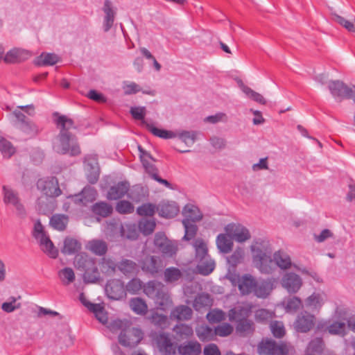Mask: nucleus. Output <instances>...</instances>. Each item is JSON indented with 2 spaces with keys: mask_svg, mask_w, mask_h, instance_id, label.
I'll list each match as a JSON object with an SVG mask.
<instances>
[{
  "mask_svg": "<svg viewBox=\"0 0 355 355\" xmlns=\"http://www.w3.org/2000/svg\"><path fill=\"white\" fill-rule=\"evenodd\" d=\"M59 60L58 56L55 53H42L35 60V65L46 66L55 64Z\"/></svg>",
  "mask_w": 355,
  "mask_h": 355,
  "instance_id": "58836bf2",
  "label": "nucleus"
},
{
  "mask_svg": "<svg viewBox=\"0 0 355 355\" xmlns=\"http://www.w3.org/2000/svg\"><path fill=\"white\" fill-rule=\"evenodd\" d=\"M197 261V268L199 272L203 275H208L214 270L215 262L209 256L206 257V259H201Z\"/></svg>",
  "mask_w": 355,
  "mask_h": 355,
  "instance_id": "c9c22d12",
  "label": "nucleus"
},
{
  "mask_svg": "<svg viewBox=\"0 0 355 355\" xmlns=\"http://www.w3.org/2000/svg\"><path fill=\"white\" fill-rule=\"evenodd\" d=\"M328 87L334 97L352 99L355 102V85L348 87L343 82L336 80L330 82Z\"/></svg>",
  "mask_w": 355,
  "mask_h": 355,
  "instance_id": "423d86ee",
  "label": "nucleus"
},
{
  "mask_svg": "<svg viewBox=\"0 0 355 355\" xmlns=\"http://www.w3.org/2000/svg\"><path fill=\"white\" fill-rule=\"evenodd\" d=\"M115 208L116 211L121 214H131L135 209V207L131 202L124 200L118 202Z\"/></svg>",
  "mask_w": 355,
  "mask_h": 355,
  "instance_id": "e2e57ef3",
  "label": "nucleus"
},
{
  "mask_svg": "<svg viewBox=\"0 0 355 355\" xmlns=\"http://www.w3.org/2000/svg\"><path fill=\"white\" fill-rule=\"evenodd\" d=\"M253 259L261 273L270 274L273 271V260L271 257L272 248L266 239H257L251 246Z\"/></svg>",
  "mask_w": 355,
  "mask_h": 355,
  "instance_id": "f03ea898",
  "label": "nucleus"
},
{
  "mask_svg": "<svg viewBox=\"0 0 355 355\" xmlns=\"http://www.w3.org/2000/svg\"><path fill=\"white\" fill-rule=\"evenodd\" d=\"M193 314L192 309L187 305H180L173 309L171 313V318L178 320H189Z\"/></svg>",
  "mask_w": 355,
  "mask_h": 355,
  "instance_id": "393cba45",
  "label": "nucleus"
},
{
  "mask_svg": "<svg viewBox=\"0 0 355 355\" xmlns=\"http://www.w3.org/2000/svg\"><path fill=\"white\" fill-rule=\"evenodd\" d=\"M158 212V205L153 203H144L137 208V214L141 216H153L155 212Z\"/></svg>",
  "mask_w": 355,
  "mask_h": 355,
  "instance_id": "a18cd8bd",
  "label": "nucleus"
},
{
  "mask_svg": "<svg viewBox=\"0 0 355 355\" xmlns=\"http://www.w3.org/2000/svg\"><path fill=\"white\" fill-rule=\"evenodd\" d=\"M130 323V322L127 320H122L116 319L109 322L107 327L113 333H116L119 331H121V332L124 331L125 329L128 327Z\"/></svg>",
  "mask_w": 355,
  "mask_h": 355,
  "instance_id": "864d4df0",
  "label": "nucleus"
},
{
  "mask_svg": "<svg viewBox=\"0 0 355 355\" xmlns=\"http://www.w3.org/2000/svg\"><path fill=\"white\" fill-rule=\"evenodd\" d=\"M276 279L275 278H268L256 282L254 295L259 298H266L274 288Z\"/></svg>",
  "mask_w": 355,
  "mask_h": 355,
  "instance_id": "dca6fc26",
  "label": "nucleus"
},
{
  "mask_svg": "<svg viewBox=\"0 0 355 355\" xmlns=\"http://www.w3.org/2000/svg\"><path fill=\"white\" fill-rule=\"evenodd\" d=\"M156 227V223L153 220L144 219L139 222V230L146 236L151 234Z\"/></svg>",
  "mask_w": 355,
  "mask_h": 355,
  "instance_id": "6e6d98bb",
  "label": "nucleus"
},
{
  "mask_svg": "<svg viewBox=\"0 0 355 355\" xmlns=\"http://www.w3.org/2000/svg\"><path fill=\"white\" fill-rule=\"evenodd\" d=\"M144 334L141 329L132 327L131 324L128 325L124 331H121L119 336V343L125 347H134L143 338Z\"/></svg>",
  "mask_w": 355,
  "mask_h": 355,
  "instance_id": "39448f33",
  "label": "nucleus"
},
{
  "mask_svg": "<svg viewBox=\"0 0 355 355\" xmlns=\"http://www.w3.org/2000/svg\"><path fill=\"white\" fill-rule=\"evenodd\" d=\"M113 211V207L111 205L105 202H98L94 204L92 207V211L97 216L103 218L109 216Z\"/></svg>",
  "mask_w": 355,
  "mask_h": 355,
  "instance_id": "7c9ffc66",
  "label": "nucleus"
},
{
  "mask_svg": "<svg viewBox=\"0 0 355 355\" xmlns=\"http://www.w3.org/2000/svg\"><path fill=\"white\" fill-rule=\"evenodd\" d=\"M43 252L46 253L51 258H56L58 252L53 245V242L46 236L43 239L38 240Z\"/></svg>",
  "mask_w": 355,
  "mask_h": 355,
  "instance_id": "ea45409f",
  "label": "nucleus"
},
{
  "mask_svg": "<svg viewBox=\"0 0 355 355\" xmlns=\"http://www.w3.org/2000/svg\"><path fill=\"white\" fill-rule=\"evenodd\" d=\"M239 87L243 93L250 98L256 101L261 105H266V101L263 96L259 93L252 90L250 87L243 84L241 80L239 83Z\"/></svg>",
  "mask_w": 355,
  "mask_h": 355,
  "instance_id": "e433bc0d",
  "label": "nucleus"
},
{
  "mask_svg": "<svg viewBox=\"0 0 355 355\" xmlns=\"http://www.w3.org/2000/svg\"><path fill=\"white\" fill-rule=\"evenodd\" d=\"M150 320L151 323L160 328H164L167 323V317L157 312L152 313Z\"/></svg>",
  "mask_w": 355,
  "mask_h": 355,
  "instance_id": "774afa93",
  "label": "nucleus"
},
{
  "mask_svg": "<svg viewBox=\"0 0 355 355\" xmlns=\"http://www.w3.org/2000/svg\"><path fill=\"white\" fill-rule=\"evenodd\" d=\"M333 19L349 32L355 33V19L349 21L337 14L333 15Z\"/></svg>",
  "mask_w": 355,
  "mask_h": 355,
  "instance_id": "052dcab7",
  "label": "nucleus"
},
{
  "mask_svg": "<svg viewBox=\"0 0 355 355\" xmlns=\"http://www.w3.org/2000/svg\"><path fill=\"white\" fill-rule=\"evenodd\" d=\"M0 151L3 156L6 158H10L15 152L11 142L0 136Z\"/></svg>",
  "mask_w": 355,
  "mask_h": 355,
  "instance_id": "603ef678",
  "label": "nucleus"
},
{
  "mask_svg": "<svg viewBox=\"0 0 355 355\" xmlns=\"http://www.w3.org/2000/svg\"><path fill=\"white\" fill-rule=\"evenodd\" d=\"M75 266L83 272V278L86 282L94 283L100 279V273L94 259L86 253H80L75 257Z\"/></svg>",
  "mask_w": 355,
  "mask_h": 355,
  "instance_id": "7ed1b4c3",
  "label": "nucleus"
},
{
  "mask_svg": "<svg viewBox=\"0 0 355 355\" xmlns=\"http://www.w3.org/2000/svg\"><path fill=\"white\" fill-rule=\"evenodd\" d=\"M132 310L137 314L145 315L148 311L146 302L140 297L132 298L130 301Z\"/></svg>",
  "mask_w": 355,
  "mask_h": 355,
  "instance_id": "79ce46f5",
  "label": "nucleus"
},
{
  "mask_svg": "<svg viewBox=\"0 0 355 355\" xmlns=\"http://www.w3.org/2000/svg\"><path fill=\"white\" fill-rule=\"evenodd\" d=\"M146 128L153 135L162 139H171L175 137V134L170 130L159 129L155 127L152 123H146Z\"/></svg>",
  "mask_w": 355,
  "mask_h": 355,
  "instance_id": "c03bdc74",
  "label": "nucleus"
},
{
  "mask_svg": "<svg viewBox=\"0 0 355 355\" xmlns=\"http://www.w3.org/2000/svg\"><path fill=\"white\" fill-rule=\"evenodd\" d=\"M160 288H163V284L157 281H149L144 286V293L151 299L156 297Z\"/></svg>",
  "mask_w": 355,
  "mask_h": 355,
  "instance_id": "37998d69",
  "label": "nucleus"
},
{
  "mask_svg": "<svg viewBox=\"0 0 355 355\" xmlns=\"http://www.w3.org/2000/svg\"><path fill=\"white\" fill-rule=\"evenodd\" d=\"M59 277L64 284L68 285L75 280V274L72 268L66 267L58 272Z\"/></svg>",
  "mask_w": 355,
  "mask_h": 355,
  "instance_id": "13d9d810",
  "label": "nucleus"
},
{
  "mask_svg": "<svg viewBox=\"0 0 355 355\" xmlns=\"http://www.w3.org/2000/svg\"><path fill=\"white\" fill-rule=\"evenodd\" d=\"M302 300L296 297H289L286 300V309L287 311H296L302 305Z\"/></svg>",
  "mask_w": 355,
  "mask_h": 355,
  "instance_id": "338daca9",
  "label": "nucleus"
},
{
  "mask_svg": "<svg viewBox=\"0 0 355 355\" xmlns=\"http://www.w3.org/2000/svg\"><path fill=\"white\" fill-rule=\"evenodd\" d=\"M193 246L196 250V261H198L201 259H206V257L209 256L208 254L207 246L202 239H196L194 242Z\"/></svg>",
  "mask_w": 355,
  "mask_h": 355,
  "instance_id": "49530a36",
  "label": "nucleus"
},
{
  "mask_svg": "<svg viewBox=\"0 0 355 355\" xmlns=\"http://www.w3.org/2000/svg\"><path fill=\"white\" fill-rule=\"evenodd\" d=\"M3 201L6 204H12L16 209L17 214L21 217L26 215V210L24 205L20 202L17 193L7 187H3Z\"/></svg>",
  "mask_w": 355,
  "mask_h": 355,
  "instance_id": "2eb2a0df",
  "label": "nucleus"
},
{
  "mask_svg": "<svg viewBox=\"0 0 355 355\" xmlns=\"http://www.w3.org/2000/svg\"><path fill=\"white\" fill-rule=\"evenodd\" d=\"M87 248L96 255L103 256L107 251V245L102 240H92L88 243Z\"/></svg>",
  "mask_w": 355,
  "mask_h": 355,
  "instance_id": "f704fd0d",
  "label": "nucleus"
},
{
  "mask_svg": "<svg viewBox=\"0 0 355 355\" xmlns=\"http://www.w3.org/2000/svg\"><path fill=\"white\" fill-rule=\"evenodd\" d=\"M181 270L175 267H169L164 272V279L166 283H174L182 277Z\"/></svg>",
  "mask_w": 355,
  "mask_h": 355,
  "instance_id": "a19ab883",
  "label": "nucleus"
},
{
  "mask_svg": "<svg viewBox=\"0 0 355 355\" xmlns=\"http://www.w3.org/2000/svg\"><path fill=\"white\" fill-rule=\"evenodd\" d=\"M69 222V217L64 214H54L50 219L51 226L59 231L66 229Z\"/></svg>",
  "mask_w": 355,
  "mask_h": 355,
  "instance_id": "4c0bfd02",
  "label": "nucleus"
},
{
  "mask_svg": "<svg viewBox=\"0 0 355 355\" xmlns=\"http://www.w3.org/2000/svg\"><path fill=\"white\" fill-rule=\"evenodd\" d=\"M180 355H200L202 352L201 345L196 340L185 341L178 347Z\"/></svg>",
  "mask_w": 355,
  "mask_h": 355,
  "instance_id": "6ab92c4d",
  "label": "nucleus"
},
{
  "mask_svg": "<svg viewBox=\"0 0 355 355\" xmlns=\"http://www.w3.org/2000/svg\"><path fill=\"white\" fill-rule=\"evenodd\" d=\"M130 113L133 119L141 121V124L146 127V123H148L145 120V116L146 114V109L145 107H132Z\"/></svg>",
  "mask_w": 355,
  "mask_h": 355,
  "instance_id": "5fc2aeb1",
  "label": "nucleus"
},
{
  "mask_svg": "<svg viewBox=\"0 0 355 355\" xmlns=\"http://www.w3.org/2000/svg\"><path fill=\"white\" fill-rule=\"evenodd\" d=\"M37 188L41 191L44 196L55 198L62 193L59 187L58 182L55 177L41 178L37 182Z\"/></svg>",
  "mask_w": 355,
  "mask_h": 355,
  "instance_id": "0eeeda50",
  "label": "nucleus"
},
{
  "mask_svg": "<svg viewBox=\"0 0 355 355\" xmlns=\"http://www.w3.org/2000/svg\"><path fill=\"white\" fill-rule=\"evenodd\" d=\"M157 347L163 355H175L176 346L171 338L164 334H161L157 339Z\"/></svg>",
  "mask_w": 355,
  "mask_h": 355,
  "instance_id": "aec40b11",
  "label": "nucleus"
},
{
  "mask_svg": "<svg viewBox=\"0 0 355 355\" xmlns=\"http://www.w3.org/2000/svg\"><path fill=\"white\" fill-rule=\"evenodd\" d=\"M143 282L138 278H132L125 286V291L130 294H137L142 288L144 289Z\"/></svg>",
  "mask_w": 355,
  "mask_h": 355,
  "instance_id": "bf43d9fd",
  "label": "nucleus"
},
{
  "mask_svg": "<svg viewBox=\"0 0 355 355\" xmlns=\"http://www.w3.org/2000/svg\"><path fill=\"white\" fill-rule=\"evenodd\" d=\"M182 215L184 217L183 220H187L192 223L199 221L202 218V215L200 212L199 209L191 204H187L184 206L182 210Z\"/></svg>",
  "mask_w": 355,
  "mask_h": 355,
  "instance_id": "a878e982",
  "label": "nucleus"
},
{
  "mask_svg": "<svg viewBox=\"0 0 355 355\" xmlns=\"http://www.w3.org/2000/svg\"><path fill=\"white\" fill-rule=\"evenodd\" d=\"M207 318L211 323L220 322L225 319V314L222 310L213 309L207 314Z\"/></svg>",
  "mask_w": 355,
  "mask_h": 355,
  "instance_id": "69168bd1",
  "label": "nucleus"
},
{
  "mask_svg": "<svg viewBox=\"0 0 355 355\" xmlns=\"http://www.w3.org/2000/svg\"><path fill=\"white\" fill-rule=\"evenodd\" d=\"M118 270L125 276L136 275L139 272V266L132 260L122 259L117 263Z\"/></svg>",
  "mask_w": 355,
  "mask_h": 355,
  "instance_id": "b1692460",
  "label": "nucleus"
},
{
  "mask_svg": "<svg viewBox=\"0 0 355 355\" xmlns=\"http://www.w3.org/2000/svg\"><path fill=\"white\" fill-rule=\"evenodd\" d=\"M270 330L272 335L277 338H282L286 333L284 324L277 320L271 322Z\"/></svg>",
  "mask_w": 355,
  "mask_h": 355,
  "instance_id": "0e129e2a",
  "label": "nucleus"
},
{
  "mask_svg": "<svg viewBox=\"0 0 355 355\" xmlns=\"http://www.w3.org/2000/svg\"><path fill=\"white\" fill-rule=\"evenodd\" d=\"M87 309L92 312L96 318L102 324H106L108 322L107 313L101 304L88 303Z\"/></svg>",
  "mask_w": 355,
  "mask_h": 355,
  "instance_id": "c85d7f7f",
  "label": "nucleus"
},
{
  "mask_svg": "<svg viewBox=\"0 0 355 355\" xmlns=\"http://www.w3.org/2000/svg\"><path fill=\"white\" fill-rule=\"evenodd\" d=\"M273 259L276 265L281 269H288L292 266L290 256L283 251L279 250L275 252Z\"/></svg>",
  "mask_w": 355,
  "mask_h": 355,
  "instance_id": "2f4dec72",
  "label": "nucleus"
},
{
  "mask_svg": "<svg viewBox=\"0 0 355 355\" xmlns=\"http://www.w3.org/2000/svg\"><path fill=\"white\" fill-rule=\"evenodd\" d=\"M324 347V343L322 338H315L312 339L306 349V352L312 354H321Z\"/></svg>",
  "mask_w": 355,
  "mask_h": 355,
  "instance_id": "de8ad7c7",
  "label": "nucleus"
},
{
  "mask_svg": "<svg viewBox=\"0 0 355 355\" xmlns=\"http://www.w3.org/2000/svg\"><path fill=\"white\" fill-rule=\"evenodd\" d=\"M164 266L159 257L148 256L141 263V269L146 273L155 275L162 270Z\"/></svg>",
  "mask_w": 355,
  "mask_h": 355,
  "instance_id": "4468645a",
  "label": "nucleus"
},
{
  "mask_svg": "<svg viewBox=\"0 0 355 355\" xmlns=\"http://www.w3.org/2000/svg\"><path fill=\"white\" fill-rule=\"evenodd\" d=\"M102 10L105 14L103 30L105 32H108L114 24L116 11L110 0H105Z\"/></svg>",
  "mask_w": 355,
  "mask_h": 355,
  "instance_id": "f3484780",
  "label": "nucleus"
},
{
  "mask_svg": "<svg viewBox=\"0 0 355 355\" xmlns=\"http://www.w3.org/2000/svg\"><path fill=\"white\" fill-rule=\"evenodd\" d=\"M155 303L162 310H164L168 305L171 304V300L166 288L163 284V288H160L158 293L153 299Z\"/></svg>",
  "mask_w": 355,
  "mask_h": 355,
  "instance_id": "c756f323",
  "label": "nucleus"
},
{
  "mask_svg": "<svg viewBox=\"0 0 355 355\" xmlns=\"http://www.w3.org/2000/svg\"><path fill=\"white\" fill-rule=\"evenodd\" d=\"M182 224L185 230L183 239L187 241L191 240L196 235L198 231L197 225L187 220H182Z\"/></svg>",
  "mask_w": 355,
  "mask_h": 355,
  "instance_id": "3c124183",
  "label": "nucleus"
},
{
  "mask_svg": "<svg viewBox=\"0 0 355 355\" xmlns=\"http://www.w3.org/2000/svg\"><path fill=\"white\" fill-rule=\"evenodd\" d=\"M157 249L164 255L168 257H172L176 254L178 248L176 242L168 239L163 243L162 247H159Z\"/></svg>",
  "mask_w": 355,
  "mask_h": 355,
  "instance_id": "09e8293b",
  "label": "nucleus"
},
{
  "mask_svg": "<svg viewBox=\"0 0 355 355\" xmlns=\"http://www.w3.org/2000/svg\"><path fill=\"white\" fill-rule=\"evenodd\" d=\"M143 188L140 186L136 185L132 187L131 189L127 193L128 198L135 202H139L143 200L144 194Z\"/></svg>",
  "mask_w": 355,
  "mask_h": 355,
  "instance_id": "680f3d73",
  "label": "nucleus"
},
{
  "mask_svg": "<svg viewBox=\"0 0 355 355\" xmlns=\"http://www.w3.org/2000/svg\"><path fill=\"white\" fill-rule=\"evenodd\" d=\"M105 291L107 297L113 300H120L126 297L124 283L119 279L107 281Z\"/></svg>",
  "mask_w": 355,
  "mask_h": 355,
  "instance_id": "6e6552de",
  "label": "nucleus"
},
{
  "mask_svg": "<svg viewBox=\"0 0 355 355\" xmlns=\"http://www.w3.org/2000/svg\"><path fill=\"white\" fill-rule=\"evenodd\" d=\"M196 333L202 342H208L215 338V330L207 325H201L196 328Z\"/></svg>",
  "mask_w": 355,
  "mask_h": 355,
  "instance_id": "72a5a7b5",
  "label": "nucleus"
},
{
  "mask_svg": "<svg viewBox=\"0 0 355 355\" xmlns=\"http://www.w3.org/2000/svg\"><path fill=\"white\" fill-rule=\"evenodd\" d=\"M281 284L289 293H296L302 286V279L295 272H287L282 277Z\"/></svg>",
  "mask_w": 355,
  "mask_h": 355,
  "instance_id": "9b49d317",
  "label": "nucleus"
},
{
  "mask_svg": "<svg viewBox=\"0 0 355 355\" xmlns=\"http://www.w3.org/2000/svg\"><path fill=\"white\" fill-rule=\"evenodd\" d=\"M53 198L42 196L38 198L36 204V209L40 214L44 215L50 214L53 212L55 207Z\"/></svg>",
  "mask_w": 355,
  "mask_h": 355,
  "instance_id": "5701e85b",
  "label": "nucleus"
},
{
  "mask_svg": "<svg viewBox=\"0 0 355 355\" xmlns=\"http://www.w3.org/2000/svg\"><path fill=\"white\" fill-rule=\"evenodd\" d=\"M180 212V207L175 201L162 200L158 204V214L164 218H173Z\"/></svg>",
  "mask_w": 355,
  "mask_h": 355,
  "instance_id": "ddd939ff",
  "label": "nucleus"
},
{
  "mask_svg": "<svg viewBox=\"0 0 355 355\" xmlns=\"http://www.w3.org/2000/svg\"><path fill=\"white\" fill-rule=\"evenodd\" d=\"M130 185L127 182H119L111 187L107 192V198L110 200H116L123 198L129 191Z\"/></svg>",
  "mask_w": 355,
  "mask_h": 355,
  "instance_id": "4be33fe9",
  "label": "nucleus"
},
{
  "mask_svg": "<svg viewBox=\"0 0 355 355\" xmlns=\"http://www.w3.org/2000/svg\"><path fill=\"white\" fill-rule=\"evenodd\" d=\"M19 128L22 132H24L30 137H35L39 133L38 128L30 119L24 124H21Z\"/></svg>",
  "mask_w": 355,
  "mask_h": 355,
  "instance_id": "4d7b16f0",
  "label": "nucleus"
},
{
  "mask_svg": "<svg viewBox=\"0 0 355 355\" xmlns=\"http://www.w3.org/2000/svg\"><path fill=\"white\" fill-rule=\"evenodd\" d=\"M242 311L243 310L239 311L231 310L232 314L230 315V320H236V330L240 334L252 333L254 331V323L252 320H248L246 316L242 317Z\"/></svg>",
  "mask_w": 355,
  "mask_h": 355,
  "instance_id": "1a4fd4ad",
  "label": "nucleus"
},
{
  "mask_svg": "<svg viewBox=\"0 0 355 355\" xmlns=\"http://www.w3.org/2000/svg\"><path fill=\"white\" fill-rule=\"evenodd\" d=\"M211 305V299L209 294L202 293L194 300L193 307L196 311Z\"/></svg>",
  "mask_w": 355,
  "mask_h": 355,
  "instance_id": "8fccbe9b",
  "label": "nucleus"
},
{
  "mask_svg": "<svg viewBox=\"0 0 355 355\" xmlns=\"http://www.w3.org/2000/svg\"><path fill=\"white\" fill-rule=\"evenodd\" d=\"M233 239L227 233L220 234L216 239L218 248L223 253H229L232 250Z\"/></svg>",
  "mask_w": 355,
  "mask_h": 355,
  "instance_id": "cd10ccee",
  "label": "nucleus"
},
{
  "mask_svg": "<svg viewBox=\"0 0 355 355\" xmlns=\"http://www.w3.org/2000/svg\"><path fill=\"white\" fill-rule=\"evenodd\" d=\"M315 324V316L307 311L301 312L297 317L294 327L297 331L306 333L309 331Z\"/></svg>",
  "mask_w": 355,
  "mask_h": 355,
  "instance_id": "9d476101",
  "label": "nucleus"
},
{
  "mask_svg": "<svg viewBox=\"0 0 355 355\" xmlns=\"http://www.w3.org/2000/svg\"><path fill=\"white\" fill-rule=\"evenodd\" d=\"M225 230L232 239L239 243L245 242L250 238L249 230L241 225L228 224Z\"/></svg>",
  "mask_w": 355,
  "mask_h": 355,
  "instance_id": "f8f14e48",
  "label": "nucleus"
},
{
  "mask_svg": "<svg viewBox=\"0 0 355 355\" xmlns=\"http://www.w3.org/2000/svg\"><path fill=\"white\" fill-rule=\"evenodd\" d=\"M31 56L30 51L19 48H14L6 53L3 61L7 64L23 62Z\"/></svg>",
  "mask_w": 355,
  "mask_h": 355,
  "instance_id": "a211bd4d",
  "label": "nucleus"
},
{
  "mask_svg": "<svg viewBox=\"0 0 355 355\" xmlns=\"http://www.w3.org/2000/svg\"><path fill=\"white\" fill-rule=\"evenodd\" d=\"M260 355H288L289 348L286 343H277L272 339H263L258 345Z\"/></svg>",
  "mask_w": 355,
  "mask_h": 355,
  "instance_id": "20e7f679",
  "label": "nucleus"
},
{
  "mask_svg": "<svg viewBox=\"0 0 355 355\" xmlns=\"http://www.w3.org/2000/svg\"><path fill=\"white\" fill-rule=\"evenodd\" d=\"M173 332L175 334V338L178 341H182L189 338L193 335V330L192 327L188 324H180L174 327Z\"/></svg>",
  "mask_w": 355,
  "mask_h": 355,
  "instance_id": "bb28decb",
  "label": "nucleus"
},
{
  "mask_svg": "<svg viewBox=\"0 0 355 355\" xmlns=\"http://www.w3.org/2000/svg\"><path fill=\"white\" fill-rule=\"evenodd\" d=\"M81 249V243L76 239L67 237L64 241L62 252L67 254H73Z\"/></svg>",
  "mask_w": 355,
  "mask_h": 355,
  "instance_id": "473e14b6",
  "label": "nucleus"
},
{
  "mask_svg": "<svg viewBox=\"0 0 355 355\" xmlns=\"http://www.w3.org/2000/svg\"><path fill=\"white\" fill-rule=\"evenodd\" d=\"M60 132L57 136L58 143L55 145V150L61 155L69 154L75 157L80 155L81 150L78 139L71 130L76 129L73 121L65 115H60L55 121Z\"/></svg>",
  "mask_w": 355,
  "mask_h": 355,
  "instance_id": "f257e3e1",
  "label": "nucleus"
},
{
  "mask_svg": "<svg viewBox=\"0 0 355 355\" xmlns=\"http://www.w3.org/2000/svg\"><path fill=\"white\" fill-rule=\"evenodd\" d=\"M256 279L250 274L243 275L239 280L238 287L242 295L254 293L256 287Z\"/></svg>",
  "mask_w": 355,
  "mask_h": 355,
  "instance_id": "412c9836",
  "label": "nucleus"
}]
</instances>
